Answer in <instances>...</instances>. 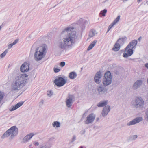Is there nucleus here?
Wrapping results in <instances>:
<instances>
[{
	"instance_id": "412c9836",
	"label": "nucleus",
	"mask_w": 148,
	"mask_h": 148,
	"mask_svg": "<svg viewBox=\"0 0 148 148\" xmlns=\"http://www.w3.org/2000/svg\"><path fill=\"white\" fill-rule=\"evenodd\" d=\"M108 101L107 100L101 101L98 103L97 106L98 107H103L108 104Z\"/></svg>"
},
{
	"instance_id": "e433bc0d",
	"label": "nucleus",
	"mask_w": 148,
	"mask_h": 148,
	"mask_svg": "<svg viewBox=\"0 0 148 148\" xmlns=\"http://www.w3.org/2000/svg\"><path fill=\"white\" fill-rule=\"evenodd\" d=\"M60 70V69L59 68H56V67H54V72L56 73H57L59 72Z\"/></svg>"
},
{
	"instance_id": "c03bdc74",
	"label": "nucleus",
	"mask_w": 148,
	"mask_h": 148,
	"mask_svg": "<svg viewBox=\"0 0 148 148\" xmlns=\"http://www.w3.org/2000/svg\"><path fill=\"white\" fill-rule=\"evenodd\" d=\"M85 130H83L82 131V134H83L85 133Z\"/></svg>"
},
{
	"instance_id": "58836bf2",
	"label": "nucleus",
	"mask_w": 148,
	"mask_h": 148,
	"mask_svg": "<svg viewBox=\"0 0 148 148\" xmlns=\"http://www.w3.org/2000/svg\"><path fill=\"white\" fill-rule=\"evenodd\" d=\"M114 25L112 23H111V24L109 25V27L108 29L107 32H108Z\"/></svg>"
},
{
	"instance_id": "473e14b6",
	"label": "nucleus",
	"mask_w": 148,
	"mask_h": 148,
	"mask_svg": "<svg viewBox=\"0 0 148 148\" xmlns=\"http://www.w3.org/2000/svg\"><path fill=\"white\" fill-rule=\"evenodd\" d=\"M84 19L82 18L79 19L77 21V24L81 25V29H82V25H83Z\"/></svg>"
},
{
	"instance_id": "393cba45",
	"label": "nucleus",
	"mask_w": 148,
	"mask_h": 148,
	"mask_svg": "<svg viewBox=\"0 0 148 148\" xmlns=\"http://www.w3.org/2000/svg\"><path fill=\"white\" fill-rule=\"evenodd\" d=\"M120 47V44L119 43L116 42L113 48V50L114 51H117L119 49Z\"/></svg>"
},
{
	"instance_id": "4468645a",
	"label": "nucleus",
	"mask_w": 148,
	"mask_h": 148,
	"mask_svg": "<svg viewBox=\"0 0 148 148\" xmlns=\"http://www.w3.org/2000/svg\"><path fill=\"white\" fill-rule=\"evenodd\" d=\"M101 73L100 71L97 72L95 75L94 81L97 84H99L101 82Z\"/></svg>"
},
{
	"instance_id": "b1692460",
	"label": "nucleus",
	"mask_w": 148,
	"mask_h": 148,
	"mask_svg": "<svg viewBox=\"0 0 148 148\" xmlns=\"http://www.w3.org/2000/svg\"><path fill=\"white\" fill-rule=\"evenodd\" d=\"M97 42V40H94L89 45L88 47L87 48V50L88 51H89L92 49L95 45Z\"/></svg>"
},
{
	"instance_id": "aec40b11",
	"label": "nucleus",
	"mask_w": 148,
	"mask_h": 148,
	"mask_svg": "<svg viewBox=\"0 0 148 148\" xmlns=\"http://www.w3.org/2000/svg\"><path fill=\"white\" fill-rule=\"evenodd\" d=\"M5 96L4 92L0 91V108L3 103V100Z\"/></svg>"
},
{
	"instance_id": "20e7f679",
	"label": "nucleus",
	"mask_w": 148,
	"mask_h": 148,
	"mask_svg": "<svg viewBox=\"0 0 148 148\" xmlns=\"http://www.w3.org/2000/svg\"><path fill=\"white\" fill-rule=\"evenodd\" d=\"M18 132V129L16 126H13L7 130L3 134L1 138H4L10 136L11 139H12L17 135Z\"/></svg>"
},
{
	"instance_id": "f257e3e1",
	"label": "nucleus",
	"mask_w": 148,
	"mask_h": 148,
	"mask_svg": "<svg viewBox=\"0 0 148 148\" xmlns=\"http://www.w3.org/2000/svg\"><path fill=\"white\" fill-rule=\"evenodd\" d=\"M76 32L73 27L65 28L62 32L64 36L62 39L58 41V47L61 49L64 50L67 47L73 46L76 42Z\"/></svg>"
},
{
	"instance_id": "a19ab883",
	"label": "nucleus",
	"mask_w": 148,
	"mask_h": 148,
	"mask_svg": "<svg viewBox=\"0 0 148 148\" xmlns=\"http://www.w3.org/2000/svg\"><path fill=\"white\" fill-rule=\"evenodd\" d=\"M44 101L43 100H41L39 103V106H41L44 104Z\"/></svg>"
},
{
	"instance_id": "c9c22d12",
	"label": "nucleus",
	"mask_w": 148,
	"mask_h": 148,
	"mask_svg": "<svg viewBox=\"0 0 148 148\" xmlns=\"http://www.w3.org/2000/svg\"><path fill=\"white\" fill-rule=\"evenodd\" d=\"M145 114V118L147 120H148V109L146 110Z\"/></svg>"
},
{
	"instance_id": "423d86ee",
	"label": "nucleus",
	"mask_w": 148,
	"mask_h": 148,
	"mask_svg": "<svg viewBox=\"0 0 148 148\" xmlns=\"http://www.w3.org/2000/svg\"><path fill=\"white\" fill-rule=\"evenodd\" d=\"M112 79L111 73L110 71H108L104 74L103 80V84L105 86H108L111 83Z\"/></svg>"
},
{
	"instance_id": "79ce46f5",
	"label": "nucleus",
	"mask_w": 148,
	"mask_h": 148,
	"mask_svg": "<svg viewBox=\"0 0 148 148\" xmlns=\"http://www.w3.org/2000/svg\"><path fill=\"white\" fill-rule=\"evenodd\" d=\"M34 145L36 146H38L39 145V143L38 142L35 141L34 142Z\"/></svg>"
},
{
	"instance_id": "2f4dec72",
	"label": "nucleus",
	"mask_w": 148,
	"mask_h": 148,
	"mask_svg": "<svg viewBox=\"0 0 148 148\" xmlns=\"http://www.w3.org/2000/svg\"><path fill=\"white\" fill-rule=\"evenodd\" d=\"M120 16L119 15L117 18L114 20V21L112 23L114 25H115L119 21L120 19Z\"/></svg>"
},
{
	"instance_id": "6e6552de",
	"label": "nucleus",
	"mask_w": 148,
	"mask_h": 148,
	"mask_svg": "<svg viewBox=\"0 0 148 148\" xmlns=\"http://www.w3.org/2000/svg\"><path fill=\"white\" fill-rule=\"evenodd\" d=\"M75 100V97L73 95H69L66 98V105L68 108H70Z\"/></svg>"
},
{
	"instance_id": "8fccbe9b",
	"label": "nucleus",
	"mask_w": 148,
	"mask_h": 148,
	"mask_svg": "<svg viewBox=\"0 0 148 148\" xmlns=\"http://www.w3.org/2000/svg\"><path fill=\"white\" fill-rule=\"evenodd\" d=\"M97 120H99V118H97Z\"/></svg>"
},
{
	"instance_id": "4be33fe9",
	"label": "nucleus",
	"mask_w": 148,
	"mask_h": 148,
	"mask_svg": "<svg viewBox=\"0 0 148 148\" xmlns=\"http://www.w3.org/2000/svg\"><path fill=\"white\" fill-rule=\"evenodd\" d=\"M77 76L76 73L75 72L73 71L71 72L69 75V77L71 79H74L76 78Z\"/></svg>"
},
{
	"instance_id": "a878e982",
	"label": "nucleus",
	"mask_w": 148,
	"mask_h": 148,
	"mask_svg": "<svg viewBox=\"0 0 148 148\" xmlns=\"http://www.w3.org/2000/svg\"><path fill=\"white\" fill-rule=\"evenodd\" d=\"M97 33L96 30L92 29L89 32V36L90 37H92L95 36Z\"/></svg>"
},
{
	"instance_id": "a211bd4d",
	"label": "nucleus",
	"mask_w": 148,
	"mask_h": 148,
	"mask_svg": "<svg viewBox=\"0 0 148 148\" xmlns=\"http://www.w3.org/2000/svg\"><path fill=\"white\" fill-rule=\"evenodd\" d=\"M24 103L23 101H21L18 103L13 107H11V108L10 109V110L11 111H12L18 108L21 106Z\"/></svg>"
},
{
	"instance_id": "9b49d317",
	"label": "nucleus",
	"mask_w": 148,
	"mask_h": 148,
	"mask_svg": "<svg viewBox=\"0 0 148 148\" xmlns=\"http://www.w3.org/2000/svg\"><path fill=\"white\" fill-rule=\"evenodd\" d=\"M95 115L93 113L89 115L86 117V120L85 121V123L88 124L92 122L94 120Z\"/></svg>"
},
{
	"instance_id": "49530a36",
	"label": "nucleus",
	"mask_w": 148,
	"mask_h": 148,
	"mask_svg": "<svg viewBox=\"0 0 148 148\" xmlns=\"http://www.w3.org/2000/svg\"><path fill=\"white\" fill-rule=\"evenodd\" d=\"M141 1V0H138L137 1L138 2H140Z\"/></svg>"
},
{
	"instance_id": "cd10ccee",
	"label": "nucleus",
	"mask_w": 148,
	"mask_h": 148,
	"mask_svg": "<svg viewBox=\"0 0 148 148\" xmlns=\"http://www.w3.org/2000/svg\"><path fill=\"white\" fill-rule=\"evenodd\" d=\"M89 24V21L84 19L83 25H82V29H81L82 30H83L84 29L85 26L87 25H88Z\"/></svg>"
},
{
	"instance_id": "f8f14e48",
	"label": "nucleus",
	"mask_w": 148,
	"mask_h": 148,
	"mask_svg": "<svg viewBox=\"0 0 148 148\" xmlns=\"http://www.w3.org/2000/svg\"><path fill=\"white\" fill-rule=\"evenodd\" d=\"M142 120V118L141 117H136L132 120L128 122L127 123V125L130 126L135 125L141 121Z\"/></svg>"
},
{
	"instance_id": "72a5a7b5",
	"label": "nucleus",
	"mask_w": 148,
	"mask_h": 148,
	"mask_svg": "<svg viewBox=\"0 0 148 148\" xmlns=\"http://www.w3.org/2000/svg\"><path fill=\"white\" fill-rule=\"evenodd\" d=\"M137 135H133L131 136L130 137V139L132 140H134L136 139L137 138Z\"/></svg>"
},
{
	"instance_id": "39448f33",
	"label": "nucleus",
	"mask_w": 148,
	"mask_h": 148,
	"mask_svg": "<svg viewBox=\"0 0 148 148\" xmlns=\"http://www.w3.org/2000/svg\"><path fill=\"white\" fill-rule=\"evenodd\" d=\"M131 103L136 108L142 109L144 108V101L141 97H137L132 101Z\"/></svg>"
},
{
	"instance_id": "37998d69",
	"label": "nucleus",
	"mask_w": 148,
	"mask_h": 148,
	"mask_svg": "<svg viewBox=\"0 0 148 148\" xmlns=\"http://www.w3.org/2000/svg\"><path fill=\"white\" fill-rule=\"evenodd\" d=\"M145 66L147 68H148V63H146L145 64Z\"/></svg>"
},
{
	"instance_id": "c756f323",
	"label": "nucleus",
	"mask_w": 148,
	"mask_h": 148,
	"mask_svg": "<svg viewBox=\"0 0 148 148\" xmlns=\"http://www.w3.org/2000/svg\"><path fill=\"white\" fill-rule=\"evenodd\" d=\"M9 50L6 49L0 55V60L2 58H3L5 56L6 54L7 53Z\"/></svg>"
},
{
	"instance_id": "5701e85b",
	"label": "nucleus",
	"mask_w": 148,
	"mask_h": 148,
	"mask_svg": "<svg viewBox=\"0 0 148 148\" xmlns=\"http://www.w3.org/2000/svg\"><path fill=\"white\" fill-rule=\"evenodd\" d=\"M126 39L127 38L126 37L120 38L117 40L116 42L119 43L120 45H122L124 43Z\"/></svg>"
},
{
	"instance_id": "6ab92c4d",
	"label": "nucleus",
	"mask_w": 148,
	"mask_h": 148,
	"mask_svg": "<svg viewBox=\"0 0 148 148\" xmlns=\"http://www.w3.org/2000/svg\"><path fill=\"white\" fill-rule=\"evenodd\" d=\"M137 43V41L136 40H134L132 41L131 42H130L129 44L128 45L127 48L129 47H130L133 49L136 45Z\"/></svg>"
},
{
	"instance_id": "3c124183",
	"label": "nucleus",
	"mask_w": 148,
	"mask_h": 148,
	"mask_svg": "<svg viewBox=\"0 0 148 148\" xmlns=\"http://www.w3.org/2000/svg\"><path fill=\"white\" fill-rule=\"evenodd\" d=\"M80 148H83L82 147H81Z\"/></svg>"
},
{
	"instance_id": "9d476101",
	"label": "nucleus",
	"mask_w": 148,
	"mask_h": 148,
	"mask_svg": "<svg viewBox=\"0 0 148 148\" xmlns=\"http://www.w3.org/2000/svg\"><path fill=\"white\" fill-rule=\"evenodd\" d=\"M133 53V50L132 49L129 47L127 48V46L125 48V52L123 53V56L125 58L130 56L132 55Z\"/></svg>"
},
{
	"instance_id": "f03ea898",
	"label": "nucleus",
	"mask_w": 148,
	"mask_h": 148,
	"mask_svg": "<svg viewBox=\"0 0 148 148\" xmlns=\"http://www.w3.org/2000/svg\"><path fill=\"white\" fill-rule=\"evenodd\" d=\"M28 79V75L23 74L16 76L11 86L12 91L17 92L25 86Z\"/></svg>"
},
{
	"instance_id": "de8ad7c7",
	"label": "nucleus",
	"mask_w": 148,
	"mask_h": 148,
	"mask_svg": "<svg viewBox=\"0 0 148 148\" xmlns=\"http://www.w3.org/2000/svg\"><path fill=\"white\" fill-rule=\"evenodd\" d=\"M41 148H46L45 147H41Z\"/></svg>"
},
{
	"instance_id": "4c0bfd02",
	"label": "nucleus",
	"mask_w": 148,
	"mask_h": 148,
	"mask_svg": "<svg viewBox=\"0 0 148 148\" xmlns=\"http://www.w3.org/2000/svg\"><path fill=\"white\" fill-rule=\"evenodd\" d=\"M76 139V136L75 135H73V136L71 140V143L73 142L74 141H75Z\"/></svg>"
},
{
	"instance_id": "a18cd8bd",
	"label": "nucleus",
	"mask_w": 148,
	"mask_h": 148,
	"mask_svg": "<svg viewBox=\"0 0 148 148\" xmlns=\"http://www.w3.org/2000/svg\"><path fill=\"white\" fill-rule=\"evenodd\" d=\"M141 37H140L138 38V40L139 41H140V40H141Z\"/></svg>"
},
{
	"instance_id": "c85d7f7f",
	"label": "nucleus",
	"mask_w": 148,
	"mask_h": 148,
	"mask_svg": "<svg viewBox=\"0 0 148 148\" xmlns=\"http://www.w3.org/2000/svg\"><path fill=\"white\" fill-rule=\"evenodd\" d=\"M107 12V10L106 9H105L101 11L99 14L100 16L104 17L105 16Z\"/></svg>"
},
{
	"instance_id": "09e8293b",
	"label": "nucleus",
	"mask_w": 148,
	"mask_h": 148,
	"mask_svg": "<svg viewBox=\"0 0 148 148\" xmlns=\"http://www.w3.org/2000/svg\"><path fill=\"white\" fill-rule=\"evenodd\" d=\"M127 0H123V1H127Z\"/></svg>"
},
{
	"instance_id": "2eb2a0df",
	"label": "nucleus",
	"mask_w": 148,
	"mask_h": 148,
	"mask_svg": "<svg viewBox=\"0 0 148 148\" xmlns=\"http://www.w3.org/2000/svg\"><path fill=\"white\" fill-rule=\"evenodd\" d=\"M29 64L25 62L21 66L20 71L22 72H27L29 69Z\"/></svg>"
},
{
	"instance_id": "f3484780",
	"label": "nucleus",
	"mask_w": 148,
	"mask_h": 148,
	"mask_svg": "<svg viewBox=\"0 0 148 148\" xmlns=\"http://www.w3.org/2000/svg\"><path fill=\"white\" fill-rule=\"evenodd\" d=\"M143 81L141 80H138L136 81L134 83L133 88L134 90L137 89L139 88L142 85Z\"/></svg>"
},
{
	"instance_id": "1a4fd4ad",
	"label": "nucleus",
	"mask_w": 148,
	"mask_h": 148,
	"mask_svg": "<svg viewBox=\"0 0 148 148\" xmlns=\"http://www.w3.org/2000/svg\"><path fill=\"white\" fill-rule=\"evenodd\" d=\"M97 91L99 95H106L108 92V89L103 86H99Z\"/></svg>"
},
{
	"instance_id": "ddd939ff",
	"label": "nucleus",
	"mask_w": 148,
	"mask_h": 148,
	"mask_svg": "<svg viewBox=\"0 0 148 148\" xmlns=\"http://www.w3.org/2000/svg\"><path fill=\"white\" fill-rule=\"evenodd\" d=\"M34 135L33 133H30L28 134L23 139L21 142L23 143L28 142Z\"/></svg>"
},
{
	"instance_id": "0eeeda50",
	"label": "nucleus",
	"mask_w": 148,
	"mask_h": 148,
	"mask_svg": "<svg viewBox=\"0 0 148 148\" xmlns=\"http://www.w3.org/2000/svg\"><path fill=\"white\" fill-rule=\"evenodd\" d=\"M66 80L67 77L64 76H58L54 80V82L57 86L60 87L66 84Z\"/></svg>"
},
{
	"instance_id": "ea45409f",
	"label": "nucleus",
	"mask_w": 148,
	"mask_h": 148,
	"mask_svg": "<svg viewBox=\"0 0 148 148\" xmlns=\"http://www.w3.org/2000/svg\"><path fill=\"white\" fill-rule=\"evenodd\" d=\"M65 64V63L64 62H62L60 63V65L62 67H63Z\"/></svg>"
},
{
	"instance_id": "f704fd0d",
	"label": "nucleus",
	"mask_w": 148,
	"mask_h": 148,
	"mask_svg": "<svg viewBox=\"0 0 148 148\" xmlns=\"http://www.w3.org/2000/svg\"><path fill=\"white\" fill-rule=\"evenodd\" d=\"M53 92L51 90H48L47 92V95L50 97L53 95Z\"/></svg>"
},
{
	"instance_id": "7ed1b4c3",
	"label": "nucleus",
	"mask_w": 148,
	"mask_h": 148,
	"mask_svg": "<svg viewBox=\"0 0 148 148\" xmlns=\"http://www.w3.org/2000/svg\"><path fill=\"white\" fill-rule=\"evenodd\" d=\"M47 49V46L45 44L37 48L34 54L35 60L37 62L41 60L45 57Z\"/></svg>"
},
{
	"instance_id": "dca6fc26",
	"label": "nucleus",
	"mask_w": 148,
	"mask_h": 148,
	"mask_svg": "<svg viewBox=\"0 0 148 148\" xmlns=\"http://www.w3.org/2000/svg\"><path fill=\"white\" fill-rule=\"evenodd\" d=\"M110 110V106L108 105L106 106L103 108L102 111L101 113L102 116L103 117L106 116Z\"/></svg>"
},
{
	"instance_id": "bb28decb",
	"label": "nucleus",
	"mask_w": 148,
	"mask_h": 148,
	"mask_svg": "<svg viewBox=\"0 0 148 148\" xmlns=\"http://www.w3.org/2000/svg\"><path fill=\"white\" fill-rule=\"evenodd\" d=\"M18 39H16L15 40L14 42L12 43H11L10 44H8V49H10L13 46V45L16 44L18 42Z\"/></svg>"
},
{
	"instance_id": "7c9ffc66",
	"label": "nucleus",
	"mask_w": 148,
	"mask_h": 148,
	"mask_svg": "<svg viewBox=\"0 0 148 148\" xmlns=\"http://www.w3.org/2000/svg\"><path fill=\"white\" fill-rule=\"evenodd\" d=\"M52 125L54 127L58 128L60 127V123L59 122L54 121L52 123Z\"/></svg>"
}]
</instances>
